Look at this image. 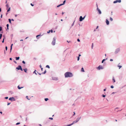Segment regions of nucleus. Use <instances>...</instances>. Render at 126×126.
Returning a JSON list of instances; mask_svg holds the SVG:
<instances>
[{
    "instance_id": "f257e3e1",
    "label": "nucleus",
    "mask_w": 126,
    "mask_h": 126,
    "mask_svg": "<svg viewBox=\"0 0 126 126\" xmlns=\"http://www.w3.org/2000/svg\"><path fill=\"white\" fill-rule=\"evenodd\" d=\"M64 75L65 78L71 77L73 76V74L72 73L68 72L65 73Z\"/></svg>"
},
{
    "instance_id": "f03ea898",
    "label": "nucleus",
    "mask_w": 126,
    "mask_h": 126,
    "mask_svg": "<svg viewBox=\"0 0 126 126\" xmlns=\"http://www.w3.org/2000/svg\"><path fill=\"white\" fill-rule=\"evenodd\" d=\"M97 69L100 70L101 69H104L102 65H99L98 66L96 67Z\"/></svg>"
},
{
    "instance_id": "7ed1b4c3",
    "label": "nucleus",
    "mask_w": 126,
    "mask_h": 126,
    "mask_svg": "<svg viewBox=\"0 0 126 126\" xmlns=\"http://www.w3.org/2000/svg\"><path fill=\"white\" fill-rule=\"evenodd\" d=\"M56 42V38L54 37L53 38L52 41V44L54 46L55 45Z\"/></svg>"
},
{
    "instance_id": "20e7f679",
    "label": "nucleus",
    "mask_w": 126,
    "mask_h": 126,
    "mask_svg": "<svg viewBox=\"0 0 126 126\" xmlns=\"http://www.w3.org/2000/svg\"><path fill=\"white\" fill-rule=\"evenodd\" d=\"M16 69L18 70H20L21 71L23 70L21 66L20 65H18V67L16 68Z\"/></svg>"
},
{
    "instance_id": "39448f33",
    "label": "nucleus",
    "mask_w": 126,
    "mask_h": 126,
    "mask_svg": "<svg viewBox=\"0 0 126 126\" xmlns=\"http://www.w3.org/2000/svg\"><path fill=\"white\" fill-rule=\"evenodd\" d=\"M120 51V49L119 48H116L114 52V53L115 54H117Z\"/></svg>"
},
{
    "instance_id": "423d86ee",
    "label": "nucleus",
    "mask_w": 126,
    "mask_h": 126,
    "mask_svg": "<svg viewBox=\"0 0 126 126\" xmlns=\"http://www.w3.org/2000/svg\"><path fill=\"white\" fill-rule=\"evenodd\" d=\"M9 100L11 101H15L16 100V99L15 98L13 97H11L9 98Z\"/></svg>"
},
{
    "instance_id": "0eeeda50",
    "label": "nucleus",
    "mask_w": 126,
    "mask_h": 126,
    "mask_svg": "<svg viewBox=\"0 0 126 126\" xmlns=\"http://www.w3.org/2000/svg\"><path fill=\"white\" fill-rule=\"evenodd\" d=\"M121 2V0H116L113 1L114 3H115L117 2L120 3Z\"/></svg>"
},
{
    "instance_id": "6e6552de",
    "label": "nucleus",
    "mask_w": 126,
    "mask_h": 126,
    "mask_svg": "<svg viewBox=\"0 0 126 126\" xmlns=\"http://www.w3.org/2000/svg\"><path fill=\"white\" fill-rule=\"evenodd\" d=\"M53 80L57 81L58 80V78L57 77H54L52 78Z\"/></svg>"
},
{
    "instance_id": "1a4fd4ad",
    "label": "nucleus",
    "mask_w": 126,
    "mask_h": 126,
    "mask_svg": "<svg viewBox=\"0 0 126 126\" xmlns=\"http://www.w3.org/2000/svg\"><path fill=\"white\" fill-rule=\"evenodd\" d=\"M81 118V117H78L77 118L76 120L75 121H76V122L77 123L80 120Z\"/></svg>"
},
{
    "instance_id": "9d476101",
    "label": "nucleus",
    "mask_w": 126,
    "mask_h": 126,
    "mask_svg": "<svg viewBox=\"0 0 126 126\" xmlns=\"http://www.w3.org/2000/svg\"><path fill=\"white\" fill-rule=\"evenodd\" d=\"M83 17L82 16H80L79 18V21H82L83 20Z\"/></svg>"
},
{
    "instance_id": "9b49d317",
    "label": "nucleus",
    "mask_w": 126,
    "mask_h": 126,
    "mask_svg": "<svg viewBox=\"0 0 126 126\" xmlns=\"http://www.w3.org/2000/svg\"><path fill=\"white\" fill-rule=\"evenodd\" d=\"M97 9L98 12L99 13V14H101V10H100V9H99L98 8H97Z\"/></svg>"
},
{
    "instance_id": "f8f14e48",
    "label": "nucleus",
    "mask_w": 126,
    "mask_h": 126,
    "mask_svg": "<svg viewBox=\"0 0 126 126\" xmlns=\"http://www.w3.org/2000/svg\"><path fill=\"white\" fill-rule=\"evenodd\" d=\"M77 123V122H76V121H73V122L71 124H70V125H71V126L74 124L75 123Z\"/></svg>"
},
{
    "instance_id": "ddd939ff",
    "label": "nucleus",
    "mask_w": 126,
    "mask_h": 126,
    "mask_svg": "<svg viewBox=\"0 0 126 126\" xmlns=\"http://www.w3.org/2000/svg\"><path fill=\"white\" fill-rule=\"evenodd\" d=\"M106 24L107 25H108L109 24V21L107 19L106 20Z\"/></svg>"
},
{
    "instance_id": "4468645a",
    "label": "nucleus",
    "mask_w": 126,
    "mask_h": 126,
    "mask_svg": "<svg viewBox=\"0 0 126 126\" xmlns=\"http://www.w3.org/2000/svg\"><path fill=\"white\" fill-rule=\"evenodd\" d=\"M9 94H12L14 93L13 92L11 91H9Z\"/></svg>"
},
{
    "instance_id": "2eb2a0df",
    "label": "nucleus",
    "mask_w": 126,
    "mask_h": 126,
    "mask_svg": "<svg viewBox=\"0 0 126 126\" xmlns=\"http://www.w3.org/2000/svg\"><path fill=\"white\" fill-rule=\"evenodd\" d=\"M42 36V35H41L40 34L38 35H37L36 36V37L37 39H38L39 38V36Z\"/></svg>"
},
{
    "instance_id": "dca6fc26",
    "label": "nucleus",
    "mask_w": 126,
    "mask_h": 126,
    "mask_svg": "<svg viewBox=\"0 0 126 126\" xmlns=\"http://www.w3.org/2000/svg\"><path fill=\"white\" fill-rule=\"evenodd\" d=\"M13 44H11V47H10V52H11V50H12V46H13Z\"/></svg>"
},
{
    "instance_id": "f3484780",
    "label": "nucleus",
    "mask_w": 126,
    "mask_h": 126,
    "mask_svg": "<svg viewBox=\"0 0 126 126\" xmlns=\"http://www.w3.org/2000/svg\"><path fill=\"white\" fill-rule=\"evenodd\" d=\"M112 80L113 82H115V80L114 79V77H113L112 78Z\"/></svg>"
},
{
    "instance_id": "a211bd4d",
    "label": "nucleus",
    "mask_w": 126,
    "mask_h": 126,
    "mask_svg": "<svg viewBox=\"0 0 126 126\" xmlns=\"http://www.w3.org/2000/svg\"><path fill=\"white\" fill-rule=\"evenodd\" d=\"M23 87H20L19 86V85H18L17 86V88L18 89H21L23 88Z\"/></svg>"
},
{
    "instance_id": "6ab92c4d",
    "label": "nucleus",
    "mask_w": 126,
    "mask_h": 126,
    "mask_svg": "<svg viewBox=\"0 0 126 126\" xmlns=\"http://www.w3.org/2000/svg\"><path fill=\"white\" fill-rule=\"evenodd\" d=\"M23 70L25 73H27V68H25L23 69Z\"/></svg>"
},
{
    "instance_id": "aec40b11",
    "label": "nucleus",
    "mask_w": 126,
    "mask_h": 126,
    "mask_svg": "<svg viewBox=\"0 0 126 126\" xmlns=\"http://www.w3.org/2000/svg\"><path fill=\"white\" fill-rule=\"evenodd\" d=\"M16 60H18L19 59V57H16Z\"/></svg>"
},
{
    "instance_id": "412c9836",
    "label": "nucleus",
    "mask_w": 126,
    "mask_h": 126,
    "mask_svg": "<svg viewBox=\"0 0 126 126\" xmlns=\"http://www.w3.org/2000/svg\"><path fill=\"white\" fill-rule=\"evenodd\" d=\"M107 58L106 59H103L102 61V62H101L102 63H103L104 62V61H105L106 60H107Z\"/></svg>"
},
{
    "instance_id": "4be33fe9",
    "label": "nucleus",
    "mask_w": 126,
    "mask_h": 126,
    "mask_svg": "<svg viewBox=\"0 0 126 126\" xmlns=\"http://www.w3.org/2000/svg\"><path fill=\"white\" fill-rule=\"evenodd\" d=\"M117 67L119 68V69H120V68H121L122 67V66L121 65H117Z\"/></svg>"
},
{
    "instance_id": "5701e85b",
    "label": "nucleus",
    "mask_w": 126,
    "mask_h": 126,
    "mask_svg": "<svg viewBox=\"0 0 126 126\" xmlns=\"http://www.w3.org/2000/svg\"><path fill=\"white\" fill-rule=\"evenodd\" d=\"M3 37H4V38H3V40L2 41V43H3L4 42V39L5 38V36L4 35H3Z\"/></svg>"
},
{
    "instance_id": "b1692460",
    "label": "nucleus",
    "mask_w": 126,
    "mask_h": 126,
    "mask_svg": "<svg viewBox=\"0 0 126 126\" xmlns=\"http://www.w3.org/2000/svg\"><path fill=\"white\" fill-rule=\"evenodd\" d=\"M8 20V21H9V22L10 24H11V19H9Z\"/></svg>"
},
{
    "instance_id": "393cba45",
    "label": "nucleus",
    "mask_w": 126,
    "mask_h": 126,
    "mask_svg": "<svg viewBox=\"0 0 126 126\" xmlns=\"http://www.w3.org/2000/svg\"><path fill=\"white\" fill-rule=\"evenodd\" d=\"M62 5H63V4H62H62H60L57 5V7H59L60 6H62Z\"/></svg>"
},
{
    "instance_id": "a878e982",
    "label": "nucleus",
    "mask_w": 126,
    "mask_h": 126,
    "mask_svg": "<svg viewBox=\"0 0 126 126\" xmlns=\"http://www.w3.org/2000/svg\"><path fill=\"white\" fill-rule=\"evenodd\" d=\"M6 9L7 10V9L8 8H9V5H8V4H7L6 5Z\"/></svg>"
},
{
    "instance_id": "bb28decb",
    "label": "nucleus",
    "mask_w": 126,
    "mask_h": 126,
    "mask_svg": "<svg viewBox=\"0 0 126 126\" xmlns=\"http://www.w3.org/2000/svg\"><path fill=\"white\" fill-rule=\"evenodd\" d=\"M36 70H34V71L33 72V73L35 74L36 75H37V74L36 72Z\"/></svg>"
},
{
    "instance_id": "cd10ccee",
    "label": "nucleus",
    "mask_w": 126,
    "mask_h": 126,
    "mask_svg": "<svg viewBox=\"0 0 126 126\" xmlns=\"http://www.w3.org/2000/svg\"><path fill=\"white\" fill-rule=\"evenodd\" d=\"M7 12H8L10 10V7H9L8 8V9H7Z\"/></svg>"
},
{
    "instance_id": "c85d7f7f",
    "label": "nucleus",
    "mask_w": 126,
    "mask_h": 126,
    "mask_svg": "<svg viewBox=\"0 0 126 126\" xmlns=\"http://www.w3.org/2000/svg\"><path fill=\"white\" fill-rule=\"evenodd\" d=\"M46 70H45L44 71V72L42 73V74H45L46 73Z\"/></svg>"
},
{
    "instance_id": "c756f323",
    "label": "nucleus",
    "mask_w": 126,
    "mask_h": 126,
    "mask_svg": "<svg viewBox=\"0 0 126 126\" xmlns=\"http://www.w3.org/2000/svg\"><path fill=\"white\" fill-rule=\"evenodd\" d=\"M81 71L82 72H84V69L83 68H81Z\"/></svg>"
},
{
    "instance_id": "7c9ffc66",
    "label": "nucleus",
    "mask_w": 126,
    "mask_h": 126,
    "mask_svg": "<svg viewBox=\"0 0 126 126\" xmlns=\"http://www.w3.org/2000/svg\"><path fill=\"white\" fill-rule=\"evenodd\" d=\"M48 100V99L47 98H45V100L46 101H47Z\"/></svg>"
},
{
    "instance_id": "2f4dec72",
    "label": "nucleus",
    "mask_w": 126,
    "mask_h": 126,
    "mask_svg": "<svg viewBox=\"0 0 126 126\" xmlns=\"http://www.w3.org/2000/svg\"><path fill=\"white\" fill-rule=\"evenodd\" d=\"M66 2V1L65 0H64L63 1V3H62L63 5Z\"/></svg>"
},
{
    "instance_id": "473e14b6",
    "label": "nucleus",
    "mask_w": 126,
    "mask_h": 126,
    "mask_svg": "<svg viewBox=\"0 0 126 126\" xmlns=\"http://www.w3.org/2000/svg\"><path fill=\"white\" fill-rule=\"evenodd\" d=\"M46 67H47V68H50V67H49V66L48 65H47L46 66Z\"/></svg>"
},
{
    "instance_id": "72a5a7b5",
    "label": "nucleus",
    "mask_w": 126,
    "mask_h": 126,
    "mask_svg": "<svg viewBox=\"0 0 126 126\" xmlns=\"http://www.w3.org/2000/svg\"><path fill=\"white\" fill-rule=\"evenodd\" d=\"M110 19L111 21H112L113 20V19L111 17H110Z\"/></svg>"
},
{
    "instance_id": "f704fd0d",
    "label": "nucleus",
    "mask_w": 126,
    "mask_h": 126,
    "mask_svg": "<svg viewBox=\"0 0 126 126\" xmlns=\"http://www.w3.org/2000/svg\"><path fill=\"white\" fill-rule=\"evenodd\" d=\"M2 36V34H0V40Z\"/></svg>"
},
{
    "instance_id": "c9c22d12",
    "label": "nucleus",
    "mask_w": 126,
    "mask_h": 126,
    "mask_svg": "<svg viewBox=\"0 0 126 126\" xmlns=\"http://www.w3.org/2000/svg\"><path fill=\"white\" fill-rule=\"evenodd\" d=\"M102 96L103 97H105L106 95L104 94H102Z\"/></svg>"
},
{
    "instance_id": "e433bc0d",
    "label": "nucleus",
    "mask_w": 126,
    "mask_h": 126,
    "mask_svg": "<svg viewBox=\"0 0 126 126\" xmlns=\"http://www.w3.org/2000/svg\"><path fill=\"white\" fill-rule=\"evenodd\" d=\"M77 60L78 61H79V57H77Z\"/></svg>"
},
{
    "instance_id": "4c0bfd02",
    "label": "nucleus",
    "mask_w": 126,
    "mask_h": 126,
    "mask_svg": "<svg viewBox=\"0 0 126 126\" xmlns=\"http://www.w3.org/2000/svg\"><path fill=\"white\" fill-rule=\"evenodd\" d=\"M20 124V122H18V123H17L16 124V125H18Z\"/></svg>"
},
{
    "instance_id": "58836bf2",
    "label": "nucleus",
    "mask_w": 126,
    "mask_h": 126,
    "mask_svg": "<svg viewBox=\"0 0 126 126\" xmlns=\"http://www.w3.org/2000/svg\"><path fill=\"white\" fill-rule=\"evenodd\" d=\"M2 30V27H0V31H1Z\"/></svg>"
},
{
    "instance_id": "ea45409f",
    "label": "nucleus",
    "mask_w": 126,
    "mask_h": 126,
    "mask_svg": "<svg viewBox=\"0 0 126 126\" xmlns=\"http://www.w3.org/2000/svg\"><path fill=\"white\" fill-rule=\"evenodd\" d=\"M93 43L92 44V46H91V48H92V49H93Z\"/></svg>"
},
{
    "instance_id": "a19ab883",
    "label": "nucleus",
    "mask_w": 126,
    "mask_h": 126,
    "mask_svg": "<svg viewBox=\"0 0 126 126\" xmlns=\"http://www.w3.org/2000/svg\"><path fill=\"white\" fill-rule=\"evenodd\" d=\"M22 63H23V64H25V62L24 61H22Z\"/></svg>"
},
{
    "instance_id": "79ce46f5",
    "label": "nucleus",
    "mask_w": 126,
    "mask_h": 126,
    "mask_svg": "<svg viewBox=\"0 0 126 126\" xmlns=\"http://www.w3.org/2000/svg\"><path fill=\"white\" fill-rule=\"evenodd\" d=\"M110 88H114V86L113 85H111L110 86Z\"/></svg>"
},
{
    "instance_id": "37998d69",
    "label": "nucleus",
    "mask_w": 126,
    "mask_h": 126,
    "mask_svg": "<svg viewBox=\"0 0 126 126\" xmlns=\"http://www.w3.org/2000/svg\"><path fill=\"white\" fill-rule=\"evenodd\" d=\"M50 32V30H49L47 32L48 33H49Z\"/></svg>"
},
{
    "instance_id": "c03bdc74",
    "label": "nucleus",
    "mask_w": 126,
    "mask_h": 126,
    "mask_svg": "<svg viewBox=\"0 0 126 126\" xmlns=\"http://www.w3.org/2000/svg\"><path fill=\"white\" fill-rule=\"evenodd\" d=\"M49 119L51 120H53V118H52L49 117Z\"/></svg>"
},
{
    "instance_id": "a18cd8bd",
    "label": "nucleus",
    "mask_w": 126,
    "mask_h": 126,
    "mask_svg": "<svg viewBox=\"0 0 126 126\" xmlns=\"http://www.w3.org/2000/svg\"><path fill=\"white\" fill-rule=\"evenodd\" d=\"M9 25L8 24H7L6 25V26L7 27H9Z\"/></svg>"
},
{
    "instance_id": "49530a36",
    "label": "nucleus",
    "mask_w": 126,
    "mask_h": 126,
    "mask_svg": "<svg viewBox=\"0 0 126 126\" xmlns=\"http://www.w3.org/2000/svg\"><path fill=\"white\" fill-rule=\"evenodd\" d=\"M5 49H6V50H7V46L5 47Z\"/></svg>"
},
{
    "instance_id": "de8ad7c7",
    "label": "nucleus",
    "mask_w": 126,
    "mask_h": 126,
    "mask_svg": "<svg viewBox=\"0 0 126 126\" xmlns=\"http://www.w3.org/2000/svg\"><path fill=\"white\" fill-rule=\"evenodd\" d=\"M71 126V125H70V124H69L68 125H66V126Z\"/></svg>"
},
{
    "instance_id": "09e8293b",
    "label": "nucleus",
    "mask_w": 126,
    "mask_h": 126,
    "mask_svg": "<svg viewBox=\"0 0 126 126\" xmlns=\"http://www.w3.org/2000/svg\"><path fill=\"white\" fill-rule=\"evenodd\" d=\"M77 41L78 42H80V40L79 39H77Z\"/></svg>"
},
{
    "instance_id": "8fccbe9b",
    "label": "nucleus",
    "mask_w": 126,
    "mask_h": 126,
    "mask_svg": "<svg viewBox=\"0 0 126 126\" xmlns=\"http://www.w3.org/2000/svg\"><path fill=\"white\" fill-rule=\"evenodd\" d=\"M11 104V103H9L8 102L7 103V105H9Z\"/></svg>"
},
{
    "instance_id": "3c124183",
    "label": "nucleus",
    "mask_w": 126,
    "mask_h": 126,
    "mask_svg": "<svg viewBox=\"0 0 126 126\" xmlns=\"http://www.w3.org/2000/svg\"><path fill=\"white\" fill-rule=\"evenodd\" d=\"M74 22H75V21H74L73 23L72 24V26L74 25Z\"/></svg>"
},
{
    "instance_id": "603ef678",
    "label": "nucleus",
    "mask_w": 126,
    "mask_h": 126,
    "mask_svg": "<svg viewBox=\"0 0 126 126\" xmlns=\"http://www.w3.org/2000/svg\"><path fill=\"white\" fill-rule=\"evenodd\" d=\"M5 98L6 99H7L8 98V97H5Z\"/></svg>"
},
{
    "instance_id": "864d4df0",
    "label": "nucleus",
    "mask_w": 126,
    "mask_h": 126,
    "mask_svg": "<svg viewBox=\"0 0 126 126\" xmlns=\"http://www.w3.org/2000/svg\"><path fill=\"white\" fill-rule=\"evenodd\" d=\"M28 96H26V98H27L28 100H30V99H29V98H28Z\"/></svg>"
},
{
    "instance_id": "5fc2aeb1",
    "label": "nucleus",
    "mask_w": 126,
    "mask_h": 126,
    "mask_svg": "<svg viewBox=\"0 0 126 126\" xmlns=\"http://www.w3.org/2000/svg\"><path fill=\"white\" fill-rule=\"evenodd\" d=\"M30 4L32 6H34V5L32 4V3H31Z\"/></svg>"
},
{
    "instance_id": "6e6d98bb",
    "label": "nucleus",
    "mask_w": 126,
    "mask_h": 126,
    "mask_svg": "<svg viewBox=\"0 0 126 126\" xmlns=\"http://www.w3.org/2000/svg\"><path fill=\"white\" fill-rule=\"evenodd\" d=\"M50 32L51 33H52V32H53V31L52 30H50Z\"/></svg>"
},
{
    "instance_id": "4d7b16f0",
    "label": "nucleus",
    "mask_w": 126,
    "mask_h": 126,
    "mask_svg": "<svg viewBox=\"0 0 126 126\" xmlns=\"http://www.w3.org/2000/svg\"><path fill=\"white\" fill-rule=\"evenodd\" d=\"M110 61H113V60L112 59H110Z\"/></svg>"
},
{
    "instance_id": "13d9d810",
    "label": "nucleus",
    "mask_w": 126,
    "mask_h": 126,
    "mask_svg": "<svg viewBox=\"0 0 126 126\" xmlns=\"http://www.w3.org/2000/svg\"><path fill=\"white\" fill-rule=\"evenodd\" d=\"M85 16H84V17H83V19H84L85 18Z\"/></svg>"
},
{
    "instance_id": "bf43d9fd",
    "label": "nucleus",
    "mask_w": 126,
    "mask_h": 126,
    "mask_svg": "<svg viewBox=\"0 0 126 126\" xmlns=\"http://www.w3.org/2000/svg\"><path fill=\"white\" fill-rule=\"evenodd\" d=\"M14 62L16 64L17 63V62L16 61H14Z\"/></svg>"
},
{
    "instance_id": "052dcab7",
    "label": "nucleus",
    "mask_w": 126,
    "mask_h": 126,
    "mask_svg": "<svg viewBox=\"0 0 126 126\" xmlns=\"http://www.w3.org/2000/svg\"><path fill=\"white\" fill-rule=\"evenodd\" d=\"M67 42H68V43H70L71 42V41H67Z\"/></svg>"
},
{
    "instance_id": "680f3d73",
    "label": "nucleus",
    "mask_w": 126,
    "mask_h": 126,
    "mask_svg": "<svg viewBox=\"0 0 126 126\" xmlns=\"http://www.w3.org/2000/svg\"><path fill=\"white\" fill-rule=\"evenodd\" d=\"M9 59L10 60H12V58H10Z\"/></svg>"
},
{
    "instance_id": "e2e57ef3",
    "label": "nucleus",
    "mask_w": 126,
    "mask_h": 126,
    "mask_svg": "<svg viewBox=\"0 0 126 126\" xmlns=\"http://www.w3.org/2000/svg\"><path fill=\"white\" fill-rule=\"evenodd\" d=\"M103 91H106V89H104L103 90Z\"/></svg>"
},
{
    "instance_id": "0e129e2a",
    "label": "nucleus",
    "mask_w": 126,
    "mask_h": 126,
    "mask_svg": "<svg viewBox=\"0 0 126 126\" xmlns=\"http://www.w3.org/2000/svg\"><path fill=\"white\" fill-rule=\"evenodd\" d=\"M11 20L12 21H14V20L13 19H11Z\"/></svg>"
},
{
    "instance_id": "69168bd1",
    "label": "nucleus",
    "mask_w": 126,
    "mask_h": 126,
    "mask_svg": "<svg viewBox=\"0 0 126 126\" xmlns=\"http://www.w3.org/2000/svg\"><path fill=\"white\" fill-rule=\"evenodd\" d=\"M39 126H42V125H41V124H39Z\"/></svg>"
},
{
    "instance_id": "338daca9",
    "label": "nucleus",
    "mask_w": 126,
    "mask_h": 126,
    "mask_svg": "<svg viewBox=\"0 0 126 126\" xmlns=\"http://www.w3.org/2000/svg\"><path fill=\"white\" fill-rule=\"evenodd\" d=\"M81 56V55L80 54H79V56L78 57H79L80 56Z\"/></svg>"
},
{
    "instance_id": "774afa93",
    "label": "nucleus",
    "mask_w": 126,
    "mask_h": 126,
    "mask_svg": "<svg viewBox=\"0 0 126 126\" xmlns=\"http://www.w3.org/2000/svg\"><path fill=\"white\" fill-rule=\"evenodd\" d=\"M15 17H16L17 16V15H15Z\"/></svg>"
}]
</instances>
